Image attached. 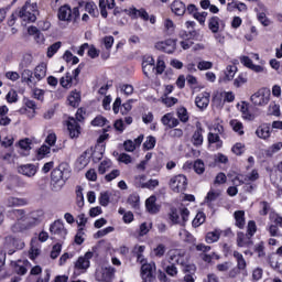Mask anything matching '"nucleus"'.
I'll return each mask as SVG.
<instances>
[{"instance_id": "nucleus-56", "label": "nucleus", "mask_w": 282, "mask_h": 282, "mask_svg": "<svg viewBox=\"0 0 282 282\" xmlns=\"http://www.w3.org/2000/svg\"><path fill=\"white\" fill-rule=\"evenodd\" d=\"M155 137H148L143 143V148L147 149V151H151V149H155Z\"/></svg>"}, {"instance_id": "nucleus-47", "label": "nucleus", "mask_w": 282, "mask_h": 282, "mask_svg": "<svg viewBox=\"0 0 282 282\" xmlns=\"http://www.w3.org/2000/svg\"><path fill=\"white\" fill-rule=\"evenodd\" d=\"M248 83V75L245 73L239 74V76L234 80V87H243Z\"/></svg>"}, {"instance_id": "nucleus-33", "label": "nucleus", "mask_w": 282, "mask_h": 282, "mask_svg": "<svg viewBox=\"0 0 282 282\" xmlns=\"http://www.w3.org/2000/svg\"><path fill=\"white\" fill-rule=\"evenodd\" d=\"M102 155H105V147L98 144L96 145L95 150H91L90 158H93V162H100Z\"/></svg>"}, {"instance_id": "nucleus-58", "label": "nucleus", "mask_w": 282, "mask_h": 282, "mask_svg": "<svg viewBox=\"0 0 282 282\" xmlns=\"http://www.w3.org/2000/svg\"><path fill=\"white\" fill-rule=\"evenodd\" d=\"M269 113L271 116H281V106L274 104V102H271L269 105Z\"/></svg>"}, {"instance_id": "nucleus-43", "label": "nucleus", "mask_w": 282, "mask_h": 282, "mask_svg": "<svg viewBox=\"0 0 282 282\" xmlns=\"http://www.w3.org/2000/svg\"><path fill=\"white\" fill-rule=\"evenodd\" d=\"M72 83H74V78H72V74L69 73H66V75L59 79L61 86L65 89H69V87H72Z\"/></svg>"}, {"instance_id": "nucleus-54", "label": "nucleus", "mask_w": 282, "mask_h": 282, "mask_svg": "<svg viewBox=\"0 0 282 282\" xmlns=\"http://www.w3.org/2000/svg\"><path fill=\"white\" fill-rule=\"evenodd\" d=\"M197 69H199V72H206L208 69H213V62L200 61L197 64Z\"/></svg>"}, {"instance_id": "nucleus-25", "label": "nucleus", "mask_w": 282, "mask_h": 282, "mask_svg": "<svg viewBox=\"0 0 282 282\" xmlns=\"http://www.w3.org/2000/svg\"><path fill=\"white\" fill-rule=\"evenodd\" d=\"M171 10L176 17H184L186 13V4L180 0H175L171 4Z\"/></svg>"}, {"instance_id": "nucleus-14", "label": "nucleus", "mask_w": 282, "mask_h": 282, "mask_svg": "<svg viewBox=\"0 0 282 282\" xmlns=\"http://www.w3.org/2000/svg\"><path fill=\"white\" fill-rule=\"evenodd\" d=\"M30 200L28 198H21L15 196H9L3 200V205L6 208H21L23 206H28Z\"/></svg>"}, {"instance_id": "nucleus-26", "label": "nucleus", "mask_w": 282, "mask_h": 282, "mask_svg": "<svg viewBox=\"0 0 282 282\" xmlns=\"http://www.w3.org/2000/svg\"><path fill=\"white\" fill-rule=\"evenodd\" d=\"M91 160V149L86 150L78 159H77V166L78 169H85L89 164Z\"/></svg>"}, {"instance_id": "nucleus-49", "label": "nucleus", "mask_w": 282, "mask_h": 282, "mask_svg": "<svg viewBox=\"0 0 282 282\" xmlns=\"http://www.w3.org/2000/svg\"><path fill=\"white\" fill-rule=\"evenodd\" d=\"M234 257L238 263V270H246V259H243V254L239 251H234Z\"/></svg>"}, {"instance_id": "nucleus-20", "label": "nucleus", "mask_w": 282, "mask_h": 282, "mask_svg": "<svg viewBox=\"0 0 282 282\" xmlns=\"http://www.w3.org/2000/svg\"><path fill=\"white\" fill-rule=\"evenodd\" d=\"M143 141H144V134L139 135L137 139H134V141L132 140L124 141L123 143L124 151H127L128 153H133V151H135V149H138Z\"/></svg>"}, {"instance_id": "nucleus-50", "label": "nucleus", "mask_w": 282, "mask_h": 282, "mask_svg": "<svg viewBox=\"0 0 282 282\" xmlns=\"http://www.w3.org/2000/svg\"><path fill=\"white\" fill-rule=\"evenodd\" d=\"M194 171L197 173V175H203V173L206 171V165L204 164V161L196 160L194 162Z\"/></svg>"}, {"instance_id": "nucleus-45", "label": "nucleus", "mask_w": 282, "mask_h": 282, "mask_svg": "<svg viewBox=\"0 0 282 282\" xmlns=\"http://www.w3.org/2000/svg\"><path fill=\"white\" fill-rule=\"evenodd\" d=\"M235 74H237V66L228 65L225 69V80H232Z\"/></svg>"}, {"instance_id": "nucleus-10", "label": "nucleus", "mask_w": 282, "mask_h": 282, "mask_svg": "<svg viewBox=\"0 0 282 282\" xmlns=\"http://www.w3.org/2000/svg\"><path fill=\"white\" fill-rule=\"evenodd\" d=\"M155 272H158V267L155 262H144L141 265V279L142 281H155Z\"/></svg>"}, {"instance_id": "nucleus-40", "label": "nucleus", "mask_w": 282, "mask_h": 282, "mask_svg": "<svg viewBox=\"0 0 282 282\" xmlns=\"http://www.w3.org/2000/svg\"><path fill=\"white\" fill-rule=\"evenodd\" d=\"M19 147L21 151H24L22 152V155H28L30 153V150L32 149V140L30 139L20 140Z\"/></svg>"}, {"instance_id": "nucleus-32", "label": "nucleus", "mask_w": 282, "mask_h": 282, "mask_svg": "<svg viewBox=\"0 0 282 282\" xmlns=\"http://www.w3.org/2000/svg\"><path fill=\"white\" fill-rule=\"evenodd\" d=\"M220 237H221V230L215 229L214 231L207 232L205 237V241L206 243H217Z\"/></svg>"}, {"instance_id": "nucleus-46", "label": "nucleus", "mask_w": 282, "mask_h": 282, "mask_svg": "<svg viewBox=\"0 0 282 282\" xmlns=\"http://www.w3.org/2000/svg\"><path fill=\"white\" fill-rule=\"evenodd\" d=\"M111 166H112L111 160H104L98 166V173L100 175H105L107 171L111 169Z\"/></svg>"}, {"instance_id": "nucleus-64", "label": "nucleus", "mask_w": 282, "mask_h": 282, "mask_svg": "<svg viewBox=\"0 0 282 282\" xmlns=\"http://www.w3.org/2000/svg\"><path fill=\"white\" fill-rule=\"evenodd\" d=\"M203 282H219V276L215 273H208L204 279Z\"/></svg>"}, {"instance_id": "nucleus-3", "label": "nucleus", "mask_w": 282, "mask_h": 282, "mask_svg": "<svg viewBox=\"0 0 282 282\" xmlns=\"http://www.w3.org/2000/svg\"><path fill=\"white\" fill-rule=\"evenodd\" d=\"M39 15V6L36 3L25 2V4L15 12V17L21 19L22 23H34Z\"/></svg>"}, {"instance_id": "nucleus-30", "label": "nucleus", "mask_w": 282, "mask_h": 282, "mask_svg": "<svg viewBox=\"0 0 282 282\" xmlns=\"http://www.w3.org/2000/svg\"><path fill=\"white\" fill-rule=\"evenodd\" d=\"M4 248H12L9 254H14V249L19 248V239L13 236H7L4 238Z\"/></svg>"}, {"instance_id": "nucleus-34", "label": "nucleus", "mask_w": 282, "mask_h": 282, "mask_svg": "<svg viewBox=\"0 0 282 282\" xmlns=\"http://www.w3.org/2000/svg\"><path fill=\"white\" fill-rule=\"evenodd\" d=\"M32 63H34L32 54H24L19 64V69H26V67H31Z\"/></svg>"}, {"instance_id": "nucleus-28", "label": "nucleus", "mask_w": 282, "mask_h": 282, "mask_svg": "<svg viewBox=\"0 0 282 282\" xmlns=\"http://www.w3.org/2000/svg\"><path fill=\"white\" fill-rule=\"evenodd\" d=\"M192 144L194 147H202L204 144V130L202 128H197L192 137Z\"/></svg>"}, {"instance_id": "nucleus-23", "label": "nucleus", "mask_w": 282, "mask_h": 282, "mask_svg": "<svg viewBox=\"0 0 282 282\" xmlns=\"http://www.w3.org/2000/svg\"><path fill=\"white\" fill-rule=\"evenodd\" d=\"M237 246L239 248H250L252 246V236L243 232L237 234Z\"/></svg>"}, {"instance_id": "nucleus-52", "label": "nucleus", "mask_w": 282, "mask_h": 282, "mask_svg": "<svg viewBox=\"0 0 282 282\" xmlns=\"http://www.w3.org/2000/svg\"><path fill=\"white\" fill-rule=\"evenodd\" d=\"M24 107L32 110V113L29 115V118H34V113L36 111V101L31 99H24Z\"/></svg>"}, {"instance_id": "nucleus-41", "label": "nucleus", "mask_w": 282, "mask_h": 282, "mask_svg": "<svg viewBox=\"0 0 282 282\" xmlns=\"http://www.w3.org/2000/svg\"><path fill=\"white\" fill-rule=\"evenodd\" d=\"M239 111L242 113V118L245 120H254V115H252L248 109V104L242 102L240 105Z\"/></svg>"}, {"instance_id": "nucleus-21", "label": "nucleus", "mask_w": 282, "mask_h": 282, "mask_svg": "<svg viewBox=\"0 0 282 282\" xmlns=\"http://www.w3.org/2000/svg\"><path fill=\"white\" fill-rule=\"evenodd\" d=\"M256 135L260 138V140H268L270 135H272L270 123L260 124L256 130Z\"/></svg>"}, {"instance_id": "nucleus-18", "label": "nucleus", "mask_w": 282, "mask_h": 282, "mask_svg": "<svg viewBox=\"0 0 282 282\" xmlns=\"http://www.w3.org/2000/svg\"><path fill=\"white\" fill-rule=\"evenodd\" d=\"M39 172V167L32 163L23 164L18 166V173L24 175V177H34Z\"/></svg>"}, {"instance_id": "nucleus-15", "label": "nucleus", "mask_w": 282, "mask_h": 282, "mask_svg": "<svg viewBox=\"0 0 282 282\" xmlns=\"http://www.w3.org/2000/svg\"><path fill=\"white\" fill-rule=\"evenodd\" d=\"M155 47L161 52H165L166 54H173L177 48V41L173 39H169L165 41L158 42Z\"/></svg>"}, {"instance_id": "nucleus-11", "label": "nucleus", "mask_w": 282, "mask_h": 282, "mask_svg": "<svg viewBox=\"0 0 282 282\" xmlns=\"http://www.w3.org/2000/svg\"><path fill=\"white\" fill-rule=\"evenodd\" d=\"M187 185L186 176L182 174L175 175L170 180V188L173 193H183V191H186Z\"/></svg>"}, {"instance_id": "nucleus-42", "label": "nucleus", "mask_w": 282, "mask_h": 282, "mask_svg": "<svg viewBox=\"0 0 282 282\" xmlns=\"http://www.w3.org/2000/svg\"><path fill=\"white\" fill-rule=\"evenodd\" d=\"M22 80L26 83V85H34V73L32 70L25 68L22 70Z\"/></svg>"}, {"instance_id": "nucleus-60", "label": "nucleus", "mask_w": 282, "mask_h": 282, "mask_svg": "<svg viewBox=\"0 0 282 282\" xmlns=\"http://www.w3.org/2000/svg\"><path fill=\"white\" fill-rule=\"evenodd\" d=\"M161 102L165 105V107H173V105H177V98L174 97H162Z\"/></svg>"}, {"instance_id": "nucleus-8", "label": "nucleus", "mask_w": 282, "mask_h": 282, "mask_svg": "<svg viewBox=\"0 0 282 282\" xmlns=\"http://www.w3.org/2000/svg\"><path fill=\"white\" fill-rule=\"evenodd\" d=\"M191 212L187 208H182L180 212L177 209H172L169 219L172 224H178L180 226H184L188 221V217Z\"/></svg>"}, {"instance_id": "nucleus-51", "label": "nucleus", "mask_w": 282, "mask_h": 282, "mask_svg": "<svg viewBox=\"0 0 282 282\" xmlns=\"http://www.w3.org/2000/svg\"><path fill=\"white\" fill-rule=\"evenodd\" d=\"M61 42H55L54 44H52L51 46H48L47 48V57L52 58V56H54V54H56V52H58V50H61Z\"/></svg>"}, {"instance_id": "nucleus-12", "label": "nucleus", "mask_w": 282, "mask_h": 282, "mask_svg": "<svg viewBox=\"0 0 282 282\" xmlns=\"http://www.w3.org/2000/svg\"><path fill=\"white\" fill-rule=\"evenodd\" d=\"M50 232L53 237L57 239H65L67 237V228H65V223L62 220H55L51 227Z\"/></svg>"}, {"instance_id": "nucleus-39", "label": "nucleus", "mask_w": 282, "mask_h": 282, "mask_svg": "<svg viewBox=\"0 0 282 282\" xmlns=\"http://www.w3.org/2000/svg\"><path fill=\"white\" fill-rule=\"evenodd\" d=\"M220 195H221V191H219V189H210L207 193V196L205 197V202L207 204H210L213 202H217V199H219Z\"/></svg>"}, {"instance_id": "nucleus-1", "label": "nucleus", "mask_w": 282, "mask_h": 282, "mask_svg": "<svg viewBox=\"0 0 282 282\" xmlns=\"http://www.w3.org/2000/svg\"><path fill=\"white\" fill-rule=\"evenodd\" d=\"M13 215L15 221L11 225V232H23L39 226L43 221L44 213L41 209L33 210L29 214L25 213V209H14Z\"/></svg>"}, {"instance_id": "nucleus-19", "label": "nucleus", "mask_w": 282, "mask_h": 282, "mask_svg": "<svg viewBox=\"0 0 282 282\" xmlns=\"http://www.w3.org/2000/svg\"><path fill=\"white\" fill-rule=\"evenodd\" d=\"M195 105L202 111H204V109H207L208 105H210V93H200L195 98Z\"/></svg>"}, {"instance_id": "nucleus-6", "label": "nucleus", "mask_w": 282, "mask_h": 282, "mask_svg": "<svg viewBox=\"0 0 282 282\" xmlns=\"http://www.w3.org/2000/svg\"><path fill=\"white\" fill-rule=\"evenodd\" d=\"M272 91L269 88L263 87L253 93L250 97V101L254 107H265L270 104Z\"/></svg>"}, {"instance_id": "nucleus-31", "label": "nucleus", "mask_w": 282, "mask_h": 282, "mask_svg": "<svg viewBox=\"0 0 282 282\" xmlns=\"http://www.w3.org/2000/svg\"><path fill=\"white\" fill-rule=\"evenodd\" d=\"M237 228L243 229L246 226V212L237 210L234 213Z\"/></svg>"}, {"instance_id": "nucleus-7", "label": "nucleus", "mask_w": 282, "mask_h": 282, "mask_svg": "<svg viewBox=\"0 0 282 282\" xmlns=\"http://www.w3.org/2000/svg\"><path fill=\"white\" fill-rule=\"evenodd\" d=\"M80 18L79 7H75L73 10L69 6L65 4L58 10L59 21H76Z\"/></svg>"}, {"instance_id": "nucleus-38", "label": "nucleus", "mask_w": 282, "mask_h": 282, "mask_svg": "<svg viewBox=\"0 0 282 282\" xmlns=\"http://www.w3.org/2000/svg\"><path fill=\"white\" fill-rule=\"evenodd\" d=\"M85 8L86 12L90 14L91 17H96V10H98V7L94 2H79V8Z\"/></svg>"}, {"instance_id": "nucleus-36", "label": "nucleus", "mask_w": 282, "mask_h": 282, "mask_svg": "<svg viewBox=\"0 0 282 282\" xmlns=\"http://www.w3.org/2000/svg\"><path fill=\"white\" fill-rule=\"evenodd\" d=\"M232 131H235V133H238V135H243L245 131H243V123L237 119H232L229 122Z\"/></svg>"}, {"instance_id": "nucleus-4", "label": "nucleus", "mask_w": 282, "mask_h": 282, "mask_svg": "<svg viewBox=\"0 0 282 282\" xmlns=\"http://www.w3.org/2000/svg\"><path fill=\"white\" fill-rule=\"evenodd\" d=\"M91 259H94V252L87 251L84 256H79L74 262V276H80L85 274L91 268Z\"/></svg>"}, {"instance_id": "nucleus-5", "label": "nucleus", "mask_w": 282, "mask_h": 282, "mask_svg": "<svg viewBox=\"0 0 282 282\" xmlns=\"http://www.w3.org/2000/svg\"><path fill=\"white\" fill-rule=\"evenodd\" d=\"M83 120H85V111L83 108L77 109L76 119L74 117L68 118L67 130L70 138H78V135H80V124H78V122H83Z\"/></svg>"}, {"instance_id": "nucleus-27", "label": "nucleus", "mask_w": 282, "mask_h": 282, "mask_svg": "<svg viewBox=\"0 0 282 282\" xmlns=\"http://www.w3.org/2000/svg\"><path fill=\"white\" fill-rule=\"evenodd\" d=\"M158 202V198L155 196H150L145 200V207L148 213H151V215H155V213L160 212V207L155 204Z\"/></svg>"}, {"instance_id": "nucleus-2", "label": "nucleus", "mask_w": 282, "mask_h": 282, "mask_svg": "<svg viewBox=\"0 0 282 282\" xmlns=\"http://www.w3.org/2000/svg\"><path fill=\"white\" fill-rule=\"evenodd\" d=\"M69 173V164L61 163L56 169L52 171L51 174V188L55 193L63 189L65 186V177Z\"/></svg>"}, {"instance_id": "nucleus-24", "label": "nucleus", "mask_w": 282, "mask_h": 282, "mask_svg": "<svg viewBox=\"0 0 282 282\" xmlns=\"http://www.w3.org/2000/svg\"><path fill=\"white\" fill-rule=\"evenodd\" d=\"M34 76L37 82L43 80L47 76V63L43 62L34 68Z\"/></svg>"}, {"instance_id": "nucleus-35", "label": "nucleus", "mask_w": 282, "mask_h": 282, "mask_svg": "<svg viewBox=\"0 0 282 282\" xmlns=\"http://www.w3.org/2000/svg\"><path fill=\"white\" fill-rule=\"evenodd\" d=\"M68 105H70V107H78V105H80L79 91L74 90L70 93V95L68 96Z\"/></svg>"}, {"instance_id": "nucleus-22", "label": "nucleus", "mask_w": 282, "mask_h": 282, "mask_svg": "<svg viewBox=\"0 0 282 282\" xmlns=\"http://www.w3.org/2000/svg\"><path fill=\"white\" fill-rule=\"evenodd\" d=\"M161 122H162V124H164V127H167V129H174V127H177V124H180V120H177V118H175L173 112L165 113L161 118Z\"/></svg>"}, {"instance_id": "nucleus-16", "label": "nucleus", "mask_w": 282, "mask_h": 282, "mask_svg": "<svg viewBox=\"0 0 282 282\" xmlns=\"http://www.w3.org/2000/svg\"><path fill=\"white\" fill-rule=\"evenodd\" d=\"M128 17L132 19H142V21H149V12L145 9H137L135 7H130L129 9L124 10Z\"/></svg>"}, {"instance_id": "nucleus-62", "label": "nucleus", "mask_w": 282, "mask_h": 282, "mask_svg": "<svg viewBox=\"0 0 282 282\" xmlns=\"http://www.w3.org/2000/svg\"><path fill=\"white\" fill-rule=\"evenodd\" d=\"M165 272L169 276H177L178 274L177 267L171 263L165 268Z\"/></svg>"}, {"instance_id": "nucleus-37", "label": "nucleus", "mask_w": 282, "mask_h": 282, "mask_svg": "<svg viewBox=\"0 0 282 282\" xmlns=\"http://www.w3.org/2000/svg\"><path fill=\"white\" fill-rule=\"evenodd\" d=\"M208 142L209 144H216V149H221L224 142L221 141V139L219 138V133H213L209 132L208 133Z\"/></svg>"}, {"instance_id": "nucleus-57", "label": "nucleus", "mask_w": 282, "mask_h": 282, "mask_svg": "<svg viewBox=\"0 0 282 282\" xmlns=\"http://www.w3.org/2000/svg\"><path fill=\"white\" fill-rule=\"evenodd\" d=\"M107 124V118L102 117V116H98L96 117L93 121H91V126L93 127H105Z\"/></svg>"}, {"instance_id": "nucleus-44", "label": "nucleus", "mask_w": 282, "mask_h": 282, "mask_svg": "<svg viewBox=\"0 0 282 282\" xmlns=\"http://www.w3.org/2000/svg\"><path fill=\"white\" fill-rule=\"evenodd\" d=\"M204 221H206V215L203 212H199L193 219L192 225L194 226V228H199V226H202Z\"/></svg>"}, {"instance_id": "nucleus-13", "label": "nucleus", "mask_w": 282, "mask_h": 282, "mask_svg": "<svg viewBox=\"0 0 282 282\" xmlns=\"http://www.w3.org/2000/svg\"><path fill=\"white\" fill-rule=\"evenodd\" d=\"M208 28L212 34H218L226 30V21L221 20L219 17L214 15L208 19Z\"/></svg>"}, {"instance_id": "nucleus-55", "label": "nucleus", "mask_w": 282, "mask_h": 282, "mask_svg": "<svg viewBox=\"0 0 282 282\" xmlns=\"http://www.w3.org/2000/svg\"><path fill=\"white\" fill-rule=\"evenodd\" d=\"M33 98H35V100H40V102H43V100H45V90L41 88L33 89Z\"/></svg>"}, {"instance_id": "nucleus-9", "label": "nucleus", "mask_w": 282, "mask_h": 282, "mask_svg": "<svg viewBox=\"0 0 282 282\" xmlns=\"http://www.w3.org/2000/svg\"><path fill=\"white\" fill-rule=\"evenodd\" d=\"M167 261L170 264L176 263V265H186L187 260H186V252L182 249H171L167 252Z\"/></svg>"}, {"instance_id": "nucleus-53", "label": "nucleus", "mask_w": 282, "mask_h": 282, "mask_svg": "<svg viewBox=\"0 0 282 282\" xmlns=\"http://www.w3.org/2000/svg\"><path fill=\"white\" fill-rule=\"evenodd\" d=\"M177 118L181 122H188V110L184 107L177 109Z\"/></svg>"}, {"instance_id": "nucleus-61", "label": "nucleus", "mask_w": 282, "mask_h": 282, "mask_svg": "<svg viewBox=\"0 0 282 282\" xmlns=\"http://www.w3.org/2000/svg\"><path fill=\"white\" fill-rule=\"evenodd\" d=\"M100 206H109V192H101L99 196Z\"/></svg>"}, {"instance_id": "nucleus-63", "label": "nucleus", "mask_w": 282, "mask_h": 282, "mask_svg": "<svg viewBox=\"0 0 282 282\" xmlns=\"http://www.w3.org/2000/svg\"><path fill=\"white\" fill-rule=\"evenodd\" d=\"M269 219L273 223L276 224L278 226H282V217L279 216V214L271 212L269 215Z\"/></svg>"}, {"instance_id": "nucleus-29", "label": "nucleus", "mask_w": 282, "mask_h": 282, "mask_svg": "<svg viewBox=\"0 0 282 282\" xmlns=\"http://www.w3.org/2000/svg\"><path fill=\"white\" fill-rule=\"evenodd\" d=\"M28 265H30V262L28 260H19L14 263V272L21 275L26 274Z\"/></svg>"}, {"instance_id": "nucleus-59", "label": "nucleus", "mask_w": 282, "mask_h": 282, "mask_svg": "<svg viewBox=\"0 0 282 282\" xmlns=\"http://www.w3.org/2000/svg\"><path fill=\"white\" fill-rule=\"evenodd\" d=\"M259 180V171L252 170L245 176V182H257Z\"/></svg>"}, {"instance_id": "nucleus-48", "label": "nucleus", "mask_w": 282, "mask_h": 282, "mask_svg": "<svg viewBox=\"0 0 282 282\" xmlns=\"http://www.w3.org/2000/svg\"><path fill=\"white\" fill-rule=\"evenodd\" d=\"M76 204L78 208L85 206V196L83 195V187L78 186L76 189Z\"/></svg>"}, {"instance_id": "nucleus-17", "label": "nucleus", "mask_w": 282, "mask_h": 282, "mask_svg": "<svg viewBox=\"0 0 282 282\" xmlns=\"http://www.w3.org/2000/svg\"><path fill=\"white\" fill-rule=\"evenodd\" d=\"M113 274H116V269L109 267L97 271L96 279L101 282H111L113 280Z\"/></svg>"}]
</instances>
